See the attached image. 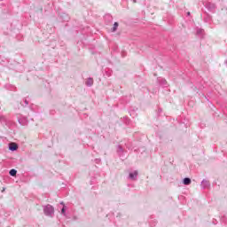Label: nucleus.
Returning <instances> with one entry per match:
<instances>
[{"mask_svg":"<svg viewBox=\"0 0 227 227\" xmlns=\"http://www.w3.org/2000/svg\"><path fill=\"white\" fill-rule=\"evenodd\" d=\"M191 178L189 177H185L184 180H183V183H184V185H191Z\"/></svg>","mask_w":227,"mask_h":227,"instance_id":"39448f33","label":"nucleus"},{"mask_svg":"<svg viewBox=\"0 0 227 227\" xmlns=\"http://www.w3.org/2000/svg\"><path fill=\"white\" fill-rule=\"evenodd\" d=\"M25 104H26V106H27L29 104V102H27V99H25Z\"/></svg>","mask_w":227,"mask_h":227,"instance_id":"f8f14e48","label":"nucleus"},{"mask_svg":"<svg viewBox=\"0 0 227 227\" xmlns=\"http://www.w3.org/2000/svg\"><path fill=\"white\" fill-rule=\"evenodd\" d=\"M17 148H19V146L14 144L12 145H10L9 150H11L12 152H15V150H17Z\"/></svg>","mask_w":227,"mask_h":227,"instance_id":"0eeeda50","label":"nucleus"},{"mask_svg":"<svg viewBox=\"0 0 227 227\" xmlns=\"http://www.w3.org/2000/svg\"><path fill=\"white\" fill-rule=\"evenodd\" d=\"M187 15H191V12H187Z\"/></svg>","mask_w":227,"mask_h":227,"instance_id":"4468645a","label":"nucleus"},{"mask_svg":"<svg viewBox=\"0 0 227 227\" xmlns=\"http://www.w3.org/2000/svg\"><path fill=\"white\" fill-rule=\"evenodd\" d=\"M201 187H203V189H207V187H210V182L207 180H203L201 182Z\"/></svg>","mask_w":227,"mask_h":227,"instance_id":"7ed1b4c3","label":"nucleus"},{"mask_svg":"<svg viewBox=\"0 0 227 227\" xmlns=\"http://www.w3.org/2000/svg\"><path fill=\"white\" fill-rule=\"evenodd\" d=\"M66 212H67V209L65 208V206H64L63 208L61 209V214L65 215Z\"/></svg>","mask_w":227,"mask_h":227,"instance_id":"1a4fd4ad","label":"nucleus"},{"mask_svg":"<svg viewBox=\"0 0 227 227\" xmlns=\"http://www.w3.org/2000/svg\"><path fill=\"white\" fill-rule=\"evenodd\" d=\"M119 26L120 24H118V22H114V27L111 28L112 33H116Z\"/></svg>","mask_w":227,"mask_h":227,"instance_id":"20e7f679","label":"nucleus"},{"mask_svg":"<svg viewBox=\"0 0 227 227\" xmlns=\"http://www.w3.org/2000/svg\"><path fill=\"white\" fill-rule=\"evenodd\" d=\"M86 86H93V78H89L86 82H85Z\"/></svg>","mask_w":227,"mask_h":227,"instance_id":"423d86ee","label":"nucleus"},{"mask_svg":"<svg viewBox=\"0 0 227 227\" xmlns=\"http://www.w3.org/2000/svg\"><path fill=\"white\" fill-rule=\"evenodd\" d=\"M60 205H63V206H65V203L61 202V203H60Z\"/></svg>","mask_w":227,"mask_h":227,"instance_id":"ddd939ff","label":"nucleus"},{"mask_svg":"<svg viewBox=\"0 0 227 227\" xmlns=\"http://www.w3.org/2000/svg\"><path fill=\"white\" fill-rule=\"evenodd\" d=\"M137 170H135L133 173H129L130 180H136V178H137Z\"/></svg>","mask_w":227,"mask_h":227,"instance_id":"f03ea898","label":"nucleus"},{"mask_svg":"<svg viewBox=\"0 0 227 227\" xmlns=\"http://www.w3.org/2000/svg\"><path fill=\"white\" fill-rule=\"evenodd\" d=\"M43 214L47 215V217H54V207L48 204L43 207Z\"/></svg>","mask_w":227,"mask_h":227,"instance_id":"f257e3e1","label":"nucleus"},{"mask_svg":"<svg viewBox=\"0 0 227 227\" xmlns=\"http://www.w3.org/2000/svg\"><path fill=\"white\" fill-rule=\"evenodd\" d=\"M9 175H11V176H17V170L15 169H11L9 172Z\"/></svg>","mask_w":227,"mask_h":227,"instance_id":"6e6552de","label":"nucleus"},{"mask_svg":"<svg viewBox=\"0 0 227 227\" xmlns=\"http://www.w3.org/2000/svg\"><path fill=\"white\" fill-rule=\"evenodd\" d=\"M197 33H198V35H200V34L203 33V30L200 29V30L197 31Z\"/></svg>","mask_w":227,"mask_h":227,"instance_id":"9b49d317","label":"nucleus"},{"mask_svg":"<svg viewBox=\"0 0 227 227\" xmlns=\"http://www.w3.org/2000/svg\"><path fill=\"white\" fill-rule=\"evenodd\" d=\"M118 152H123V148H121V146H118Z\"/></svg>","mask_w":227,"mask_h":227,"instance_id":"9d476101","label":"nucleus"}]
</instances>
